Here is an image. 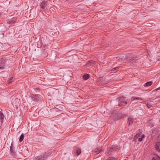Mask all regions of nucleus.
Instances as JSON below:
<instances>
[{"label": "nucleus", "mask_w": 160, "mask_h": 160, "mask_svg": "<svg viewBox=\"0 0 160 160\" xmlns=\"http://www.w3.org/2000/svg\"><path fill=\"white\" fill-rule=\"evenodd\" d=\"M51 154L50 152H45L40 156L35 157L33 160H46L47 157Z\"/></svg>", "instance_id": "nucleus-1"}, {"label": "nucleus", "mask_w": 160, "mask_h": 160, "mask_svg": "<svg viewBox=\"0 0 160 160\" xmlns=\"http://www.w3.org/2000/svg\"><path fill=\"white\" fill-rule=\"evenodd\" d=\"M129 58H127L128 63H129L130 64H134L138 62V58L135 55L132 56H129Z\"/></svg>", "instance_id": "nucleus-2"}, {"label": "nucleus", "mask_w": 160, "mask_h": 160, "mask_svg": "<svg viewBox=\"0 0 160 160\" xmlns=\"http://www.w3.org/2000/svg\"><path fill=\"white\" fill-rule=\"evenodd\" d=\"M124 117V115L122 113L118 112L113 115L112 118L114 120L117 121L119 119L123 118Z\"/></svg>", "instance_id": "nucleus-3"}, {"label": "nucleus", "mask_w": 160, "mask_h": 160, "mask_svg": "<svg viewBox=\"0 0 160 160\" xmlns=\"http://www.w3.org/2000/svg\"><path fill=\"white\" fill-rule=\"evenodd\" d=\"M29 98L34 101H39L40 99V98L38 95H32Z\"/></svg>", "instance_id": "nucleus-4"}, {"label": "nucleus", "mask_w": 160, "mask_h": 160, "mask_svg": "<svg viewBox=\"0 0 160 160\" xmlns=\"http://www.w3.org/2000/svg\"><path fill=\"white\" fill-rule=\"evenodd\" d=\"M5 118L3 114L0 111V127H1L2 126Z\"/></svg>", "instance_id": "nucleus-5"}, {"label": "nucleus", "mask_w": 160, "mask_h": 160, "mask_svg": "<svg viewBox=\"0 0 160 160\" xmlns=\"http://www.w3.org/2000/svg\"><path fill=\"white\" fill-rule=\"evenodd\" d=\"M17 19V18L14 17L11 19L9 20V21L8 22V23L9 24H10L11 25H12L14 23H15L16 22V20Z\"/></svg>", "instance_id": "nucleus-6"}, {"label": "nucleus", "mask_w": 160, "mask_h": 160, "mask_svg": "<svg viewBox=\"0 0 160 160\" xmlns=\"http://www.w3.org/2000/svg\"><path fill=\"white\" fill-rule=\"evenodd\" d=\"M155 148L157 151L160 153V142H156Z\"/></svg>", "instance_id": "nucleus-7"}, {"label": "nucleus", "mask_w": 160, "mask_h": 160, "mask_svg": "<svg viewBox=\"0 0 160 160\" xmlns=\"http://www.w3.org/2000/svg\"><path fill=\"white\" fill-rule=\"evenodd\" d=\"M47 0L46 1H43L41 2V4H40V6H41V8L42 9H44L45 8L46 6V5H47Z\"/></svg>", "instance_id": "nucleus-8"}, {"label": "nucleus", "mask_w": 160, "mask_h": 160, "mask_svg": "<svg viewBox=\"0 0 160 160\" xmlns=\"http://www.w3.org/2000/svg\"><path fill=\"white\" fill-rule=\"evenodd\" d=\"M133 119L131 117H129L128 118V123L129 125H130L133 123Z\"/></svg>", "instance_id": "nucleus-9"}, {"label": "nucleus", "mask_w": 160, "mask_h": 160, "mask_svg": "<svg viewBox=\"0 0 160 160\" xmlns=\"http://www.w3.org/2000/svg\"><path fill=\"white\" fill-rule=\"evenodd\" d=\"M114 150V149L113 148H110L108 150L107 153V155H110L111 154L112 152H113Z\"/></svg>", "instance_id": "nucleus-10"}, {"label": "nucleus", "mask_w": 160, "mask_h": 160, "mask_svg": "<svg viewBox=\"0 0 160 160\" xmlns=\"http://www.w3.org/2000/svg\"><path fill=\"white\" fill-rule=\"evenodd\" d=\"M140 134L141 132H138L136 134L134 137L133 138V140L134 141H136L137 139L140 137Z\"/></svg>", "instance_id": "nucleus-11"}, {"label": "nucleus", "mask_w": 160, "mask_h": 160, "mask_svg": "<svg viewBox=\"0 0 160 160\" xmlns=\"http://www.w3.org/2000/svg\"><path fill=\"white\" fill-rule=\"evenodd\" d=\"M127 104V102L126 101V100L123 101V102L119 103V106L120 107H122L125 106Z\"/></svg>", "instance_id": "nucleus-12"}, {"label": "nucleus", "mask_w": 160, "mask_h": 160, "mask_svg": "<svg viewBox=\"0 0 160 160\" xmlns=\"http://www.w3.org/2000/svg\"><path fill=\"white\" fill-rule=\"evenodd\" d=\"M10 152L12 156H13L14 157H15V156H16V152L14 150V148H10Z\"/></svg>", "instance_id": "nucleus-13"}, {"label": "nucleus", "mask_w": 160, "mask_h": 160, "mask_svg": "<svg viewBox=\"0 0 160 160\" xmlns=\"http://www.w3.org/2000/svg\"><path fill=\"white\" fill-rule=\"evenodd\" d=\"M125 98L123 96L120 97L118 98V104L125 100Z\"/></svg>", "instance_id": "nucleus-14"}, {"label": "nucleus", "mask_w": 160, "mask_h": 160, "mask_svg": "<svg viewBox=\"0 0 160 160\" xmlns=\"http://www.w3.org/2000/svg\"><path fill=\"white\" fill-rule=\"evenodd\" d=\"M90 77V75L88 74H85L83 76V78L84 80L88 79Z\"/></svg>", "instance_id": "nucleus-15"}, {"label": "nucleus", "mask_w": 160, "mask_h": 160, "mask_svg": "<svg viewBox=\"0 0 160 160\" xmlns=\"http://www.w3.org/2000/svg\"><path fill=\"white\" fill-rule=\"evenodd\" d=\"M152 82H148L146 83H145L144 84V86L145 87H148L152 85Z\"/></svg>", "instance_id": "nucleus-16"}, {"label": "nucleus", "mask_w": 160, "mask_h": 160, "mask_svg": "<svg viewBox=\"0 0 160 160\" xmlns=\"http://www.w3.org/2000/svg\"><path fill=\"white\" fill-rule=\"evenodd\" d=\"M147 105L148 108H150L153 105V102H149L147 103Z\"/></svg>", "instance_id": "nucleus-17"}, {"label": "nucleus", "mask_w": 160, "mask_h": 160, "mask_svg": "<svg viewBox=\"0 0 160 160\" xmlns=\"http://www.w3.org/2000/svg\"><path fill=\"white\" fill-rule=\"evenodd\" d=\"M152 160H160V157L157 155L152 158Z\"/></svg>", "instance_id": "nucleus-18"}, {"label": "nucleus", "mask_w": 160, "mask_h": 160, "mask_svg": "<svg viewBox=\"0 0 160 160\" xmlns=\"http://www.w3.org/2000/svg\"><path fill=\"white\" fill-rule=\"evenodd\" d=\"M118 67L114 68L111 69L110 70L112 71V72H115L118 70Z\"/></svg>", "instance_id": "nucleus-19"}, {"label": "nucleus", "mask_w": 160, "mask_h": 160, "mask_svg": "<svg viewBox=\"0 0 160 160\" xmlns=\"http://www.w3.org/2000/svg\"><path fill=\"white\" fill-rule=\"evenodd\" d=\"M24 137V135L23 134H22L21 135V136L19 138V142H22V141L23 140V139Z\"/></svg>", "instance_id": "nucleus-20"}, {"label": "nucleus", "mask_w": 160, "mask_h": 160, "mask_svg": "<svg viewBox=\"0 0 160 160\" xmlns=\"http://www.w3.org/2000/svg\"><path fill=\"white\" fill-rule=\"evenodd\" d=\"M76 153L78 155H79L81 153V150L79 148H77V150H76Z\"/></svg>", "instance_id": "nucleus-21"}, {"label": "nucleus", "mask_w": 160, "mask_h": 160, "mask_svg": "<svg viewBox=\"0 0 160 160\" xmlns=\"http://www.w3.org/2000/svg\"><path fill=\"white\" fill-rule=\"evenodd\" d=\"M145 137V135L144 134H142L141 136V138H140L138 139V141L139 142H141L143 138Z\"/></svg>", "instance_id": "nucleus-22"}, {"label": "nucleus", "mask_w": 160, "mask_h": 160, "mask_svg": "<svg viewBox=\"0 0 160 160\" xmlns=\"http://www.w3.org/2000/svg\"><path fill=\"white\" fill-rule=\"evenodd\" d=\"M140 99V98H139L138 97H133L131 98V100L132 101H133L135 100Z\"/></svg>", "instance_id": "nucleus-23"}, {"label": "nucleus", "mask_w": 160, "mask_h": 160, "mask_svg": "<svg viewBox=\"0 0 160 160\" xmlns=\"http://www.w3.org/2000/svg\"><path fill=\"white\" fill-rule=\"evenodd\" d=\"M101 150L99 149H96L95 151V154H97L100 152Z\"/></svg>", "instance_id": "nucleus-24"}, {"label": "nucleus", "mask_w": 160, "mask_h": 160, "mask_svg": "<svg viewBox=\"0 0 160 160\" xmlns=\"http://www.w3.org/2000/svg\"><path fill=\"white\" fill-rule=\"evenodd\" d=\"M13 78L11 77L8 80V82L9 83H11L13 81Z\"/></svg>", "instance_id": "nucleus-25"}, {"label": "nucleus", "mask_w": 160, "mask_h": 160, "mask_svg": "<svg viewBox=\"0 0 160 160\" xmlns=\"http://www.w3.org/2000/svg\"><path fill=\"white\" fill-rule=\"evenodd\" d=\"M105 160H117V159L115 158L111 157L108 158Z\"/></svg>", "instance_id": "nucleus-26"}, {"label": "nucleus", "mask_w": 160, "mask_h": 160, "mask_svg": "<svg viewBox=\"0 0 160 160\" xmlns=\"http://www.w3.org/2000/svg\"><path fill=\"white\" fill-rule=\"evenodd\" d=\"M158 132V129L157 128L155 129L152 131L153 133H156Z\"/></svg>", "instance_id": "nucleus-27"}, {"label": "nucleus", "mask_w": 160, "mask_h": 160, "mask_svg": "<svg viewBox=\"0 0 160 160\" xmlns=\"http://www.w3.org/2000/svg\"><path fill=\"white\" fill-rule=\"evenodd\" d=\"M13 145L12 144V143L11 144V147H10V148H12V149H13L14 148H13Z\"/></svg>", "instance_id": "nucleus-28"}, {"label": "nucleus", "mask_w": 160, "mask_h": 160, "mask_svg": "<svg viewBox=\"0 0 160 160\" xmlns=\"http://www.w3.org/2000/svg\"><path fill=\"white\" fill-rule=\"evenodd\" d=\"M160 90V87L158 88H157L154 91H157V90Z\"/></svg>", "instance_id": "nucleus-29"}, {"label": "nucleus", "mask_w": 160, "mask_h": 160, "mask_svg": "<svg viewBox=\"0 0 160 160\" xmlns=\"http://www.w3.org/2000/svg\"><path fill=\"white\" fill-rule=\"evenodd\" d=\"M55 109L56 111L57 112H58L59 110V109L58 108H55Z\"/></svg>", "instance_id": "nucleus-30"}, {"label": "nucleus", "mask_w": 160, "mask_h": 160, "mask_svg": "<svg viewBox=\"0 0 160 160\" xmlns=\"http://www.w3.org/2000/svg\"><path fill=\"white\" fill-rule=\"evenodd\" d=\"M121 57H120V58H119L118 59V60H120V59H121L122 60V56H121Z\"/></svg>", "instance_id": "nucleus-31"}, {"label": "nucleus", "mask_w": 160, "mask_h": 160, "mask_svg": "<svg viewBox=\"0 0 160 160\" xmlns=\"http://www.w3.org/2000/svg\"><path fill=\"white\" fill-rule=\"evenodd\" d=\"M41 43L42 45V42H40V44H41Z\"/></svg>", "instance_id": "nucleus-32"}, {"label": "nucleus", "mask_w": 160, "mask_h": 160, "mask_svg": "<svg viewBox=\"0 0 160 160\" xmlns=\"http://www.w3.org/2000/svg\"><path fill=\"white\" fill-rule=\"evenodd\" d=\"M89 65H91L92 64V63H91L90 62V64L89 63Z\"/></svg>", "instance_id": "nucleus-33"}]
</instances>
